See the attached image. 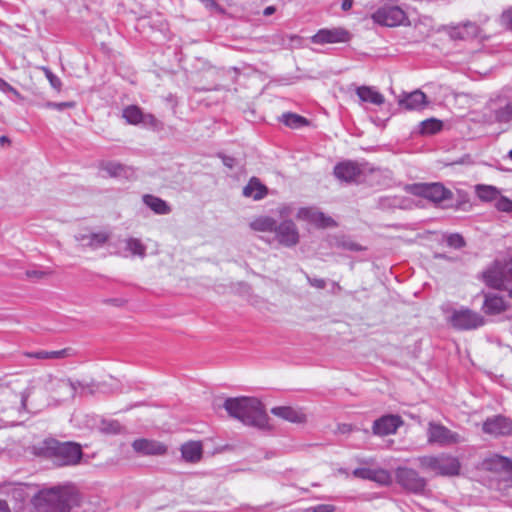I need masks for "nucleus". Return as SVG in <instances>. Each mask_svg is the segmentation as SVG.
I'll list each match as a JSON object with an SVG mask.
<instances>
[{
    "mask_svg": "<svg viewBox=\"0 0 512 512\" xmlns=\"http://www.w3.org/2000/svg\"><path fill=\"white\" fill-rule=\"evenodd\" d=\"M223 407L231 416L244 425L259 429L269 428V417L265 412L262 402L255 397H231L227 398Z\"/></svg>",
    "mask_w": 512,
    "mask_h": 512,
    "instance_id": "nucleus-1",
    "label": "nucleus"
},
{
    "mask_svg": "<svg viewBox=\"0 0 512 512\" xmlns=\"http://www.w3.org/2000/svg\"><path fill=\"white\" fill-rule=\"evenodd\" d=\"M29 385H36V394H49L55 401H66L74 398L77 394L84 395L92 393L93 389L86 382L72 381L71 379L57 378L52 375L33 380Z\"/></svg>",
    "mask_w": 512,
    "mask_h": 512,
    "instance_id": "nucleus-2",
    "label": "nucleus"
},
{
    "mask_svg": "<svg viewBox=\"0 0 512 512\" xmlns=\"http://www.w3.org/2000/svg\"><path fill=\"white\" fill-rule=\"evenodd\" d=\"M34 454L54 457L59 466H72L82 458L81 446L74 442H59L55 439H45L33 446Z\"/></svg>",
    "mask_w": 512,
    "mask_h": 512,
    "instance_id": "nucleus-3",
    "label": "nucleus"
},
{
    "mask_svg": "<svg viewBox=\"0 0 512 512\" xmlns=\"http://www.w3.org/2000/svg\"><path fill=\"white\" fill-rule=\"evenodd\" d=\"M417 462L423 471L432 472L436 476H457L461 469L459 459L448 453L420 456Z\"/></svg>",
    "mask_w": 512,
    "mask_h": 512,
    "instance_id": "nucleus-4",
    "label": "nucleus"
},
{
    "mask_svg": "<svg viewBox=\"0 0 512 512\" xmlns=\"http://www.w3.org/2000/svg\"><path fill=\"white\" fill-rule=\"evenodd\" d=\"M36 389V385H28L21 393L18 394L8 386V390L13 394V396L9 398L0 397V413L13 410L18 414H22L24 412H33L34 410L39 409L38 406L34 405L33 401L29 403V399L35 396Z\"/></svg>",
    "mask_w": 512,
    "mask_h": 512,
    "instance_id": "nucleus-5",
    "label": "nucleus"
},
{
    "mask_svg": "<svg viewBox=\"0 0 512 512\" xmlns=\"http://www.w3.org/2000/svg\"><path fill=\"white\" fill-rule=\"evenodd\" d=\"M449 322L453 328L460 331L475 330L483 327L487 320L480 313L467 307H460L451 312Z\"/></svg>",
    "mask_w": 512,
    "mask_h": 512,
    "instance_id": "nucleus-6",
    "label": "nucleus"
},
{
    "mask_svg": "<svg viewBox=\"0 0 512 512\" xmlns=\"http://www.w3.org/2000/svg\"><path fill=\"white\" fill-rule=\"evenodd\" d=\"M426 435L428 444L440 447H446L464 441V438L460 434L434 421L428 423Z\"/></svg>",
    "mask_w": 512,
    "mask_h": 512,
    "instance_id": "nucleus-7",
    "label": "nucleus"
},
{
    "mask_svg": "<svg viewBox=\"0 0 512 512\" xmlns=\"http://www.w3.org/2000/svg\"><path fill=\"white\" fill-rule=\"evenodd\" d=\"M371 18L375 23L387 27L402 25L407 20L405 11L393 3H387L379 7Z\"/></svg>",
    "mask_w": 512,
    "mask_h": 512,
    "instance_id": "nucleus-8",
    "label": "nucleus"
},
{
    "mask_svg": "<svg viewBox=\"0 0 512 512\" xmlns=\"http://www.w3.org/2000/svg\"><path fill=\"white\" fill-rule=\"evenodd\" d=\"M396 480L405 490L422 494L426 488V479L421 477L419 473L408 467H399L395 472Z\"/></svg>",
    "mask_w": 512,
    "mask_h": 512,
    "instance_id": "nucleus-9",
    "label": "nucleus"
},
{
    "mask_svg": "<svg viewBox=\"0 0 512 512\" xmlns=\"http://www.w3.org/2000/svg\"><path fill=\"white\" fill-rule=\"evenodd\" d=\"M412 194L426 198L434 203L452 199V192L440 183L417 184L410 188Z\"/></svg>",
    "mask_w": 512,
    "mask_h": 512,
    "instance_id": "nucleus-10",
    "label": "nucleus"
},
{
    "mask_svg": "<svg viewBox=\"0 0 512 512\" xmlns=\"http://www.w3.org/2000/svg\"><path fill=\"white\" fill-rule=\"evenodd\" d=\"M274 234L278 243L284 247L291 248L299 243L300 235L298 228L290 219H285L281 223L276 224Z\"/></svg>",
    "mask_w": 512,
    "mask_h": 512,
    "instance_id": "nucleus-11",
    "label": "nucleus"
},
{
    "mask_svg": "<svg viewBox=\"0 0 512 512\" xmlns=\"http://www.w3.org/2000/svg\"><path fill=\"white\" fill-rule=\"evenodd\" d=\"M350 34L349 32L341 27L332 28V29H320L315 35L311 37V42L314 44H335V43H345L349 41Z\"/></svg>",
    "mask_w": 512,
    "mask_h": 512,
    "instance_id": "nucleus-12",
    "label": "nucleus"
},
{
    "mask_svg": "<svg viewBox=\"0 0 512 512\" xmlns=\"http://www.w3.org/2000/svg\"><path fill=\"white\" fill-rule=\"evenodd\" d=\"M482 429L494 436L512 435V421L501 415L493 416L483 423Z\"/></svg>",
    "mask_w": 512,
    "mask_h": 512,
    "instance_id": "nucleus-13",
    "label": "nucleus"
},
{
    "mask_svg": "<svg viewBox=\"0 0 512 512\" xmlns=\"http://www.w3.org/2000/svg\"><path fill=\"white\" fill-rule=\"evenodd\" d=\"M403 421L398 415H385L373 423V433L377 436H386L396 433Z\"/></svg>",
    "mask_w": 512,
    "mask_h": 512,
    "instance_id": "nucleus-14",
    "label": "nucleus"
},
{
    "mask_svg": "<svg viewBox=\"0 0 512 512\" xmlns=\"http://www.w3.org/2000/svg\"><path fill=\"white\" fill-rule=\"evenodd\" d=\"M296 218L318 227H328L334 223L332 218L327 217L317 209L310 207L299 208Z\"/></svg>",
    "mask_w": 512,
    "mask_h": 512,
    "instance_id": "nucleus-15",
    "label": "nucleus"
},
{
    "mask_svg": "<svg viewBox=\"0 0 512 512\" xmlns=\"http://www.w3.org/2000/svg\"><path fill=\"white\" fill-rule=\"evenodd\" d=\"M135 452L141 455H164L167 452V446L162 442L150 439H137L132 443Z\"/></svg>",
    "mask_w": 512,
    "mask_h": 512,
    "instance_id": "nucleus-16",
    "label": "nucleus"
},
{
    "mask_svg": "<svg viewBox=\"0 0 512 512\" xmlns=\"http://www.w3.org/2000/svg\"><path fill=\"white\" fill-rule=\"evenodd\" d=\"M507 308L508 304L502 296H499L495 293L484 294L482 311L486 315H499L505 312Z\"/></svg>",
    "mask_w": 512,
    "mask_h": 512,
    "instance_id": "nucleus-17",
    "label": "nucleus"
},
{
    "mask_svg": "<svg viewBox=\"0 0 512 512\" xmlns=\"http://www.w3.org/2000/svg\"><path fill=\"white\" fill-rule=\"evenodd\" d=\"M271 413L283 420L296 424L304 423L307 419L302 409L290 406L274 407L271 409Z\"/></svg>",
    "mask_w": 512,
    "mask_h": 512,
    "instance_id": "nucleus-18",
    "label": "nucleus"
},
{
    "mask_svg": "<svg viewBox=\"0 0 512 512\" xmlns=\"http://www.w3.org/2000/svg\"><path fill=\"white\" fill-rule=\"evenodd\" d=\"M353 475L357 478L375 481L379 484L386 485L391 481V476L384 469L356 468Z\"/></svg>",
    "mask_w": 512,
    "mask_h": 512,
    "instance_id": "nucleus-19",
    "label": "nucleus"
},
{
    "mask_svg": "<svg viewBox=\"0 0 512 512\" xmlns=\"http://www.w3.org/2000/svg\"><path fill=\"white\" fill-rule=\"evenodd\" d=\"M426 104V95L420 90L405 94L399 99V105L407 110H421Z\"/></svg>",
    "mask_w": 512,
    "mask_h": 512,
    "instance_id": "nucleus-20",
    "label": "nucleus"
},
{
    "mask_svg": "<svg viewBox=\"0 0 512 512\" xmlns=\"http://www.w3.org/2000/svg\"><path fill=\"white\" fill-rule=\"evenodd\" d=\"M75 239L78 242H80L82 246L97 249L107 242V240L109 239V234L105 231L97 233L78 234L75 236Z\"/></svg>",
    "mask_w": 512,
    "mask_h": 512,
    "instance_id": "nucleus-21",
    "label": "nucleus"
},
{
    "mask_svg": "<svg viewBox=\"0 0 512 512\" xmlns=\"http://www.w3.org/2000/svg\"><path fill=\"white\" fill-rule=\"evenodd\" d=\"M485 283L495 289L503 290L506 284H509V280L506 279L503 273L502 267H493L488 269L483 274Z\"/></svg>",
    "mask_w": 512,
    "mask_h": 512,
    "instance_id": "nucleus-22",
    "label": "nucleus"
},
{
    "mask_svg": "<svg viewBox=\"0 0 512 512\" xmlns=\"http://www.w3.org/2000/svg\"><path fill=\"white\" fill-rule=\"evenodd\" d=\"M360 174V168L353 162L347 161L339 163L334 168V175L343 181L351 182Z\"/></svg>",
    "mask_w": 512,
    "mask_h": 512,
    "instance_id": "nucleus-23",
    "label": "nucleus"
},
{
    "mask_svg": "<svg viewBox=\"0 0 512 512\" xmlns=\"http://www.w3.org/2000/svg\"><path fill=\"white\" fill-rule=\"evenodd\" d=\"M73 355L71 348H64L57 351L38 350L33 352H24L23 356L37 360L63 359Z\"/></svg>",
    "mask_w": 512,
    "mask_h": 512,
    "instance_id": "nucleus-24",
    "label": "nucleus"
},
{
    "mask_svg": "<svg viewBox=\"0 0 512 512\" xmlns=\"http://www.w3.org/2000/svg\"><path fill=\"white\" fill-rule=\"evenodd\" d=\"M101 171L105 172L110 177H129L132 173L131 168L116 162V161H102L99 164Z\"/></svg>",
    "mask_w": 512,
    "mask_h": 512,
    "instance_id": "nucleus-25",
    "label": "nucleus"
},
{
    "mask_svg": "<svg viewBox=\"0 0 512 512\" xmlns=\"http://www.w3.org/2000/svg\"><path fill=\"white\" fill-rule=\"evenodd\" d=\"M494 114L500 123H508L512 121V100L499 97L495 101Z\"/></svg>",
    "mask_w": 512,
    "mask_h": 512,
    "instance_id": "nucleus-26",
    "label": "nucleus"
},
{
    "mask_svg": "<svg viewBox=\"0 0 512 512\" xmlns=\"http://www.w3.org/2000/svg\"><path fill=\"white\" fill-rule=\"evenodd\" d=\"M356 94L361 102L371 103L374 105H382L385 101L384 96L374 87L360 86L356 89Z\"/></svg>",
    "mask_w": 512,
    "mask_h": 512,
    "instance_id": "nucleus-27",
    "label": "nucleus"
},
{
    "mask_svg": "<svg viewBox=\"0 0 512 512\" xmlns=\"http://www.w3.org/2000/svg\"><path fill=\"white\" fill-rule=\"evenodd\" d=\"M267 187L256 177H252L243 188V195L254 200H261L267 195Z\"/></svg>",
    "mask_w": 512,
    "mask_h": 512,
    "instance_id": "nucleus-28",
    "label": "nucleus"
},
{
    "mask_svg": "<svg viewBox=\"0 0 512 512\" xmlns=\"http://www.w3.org/2000/svg\"><path fill=\"white\" fill-rule=\"evenodd\" d=\"M181 454L187 462H198L202 457V444L198 441L184 443L181 446Z\"/></svg>",
    "mask_w": 512,
    "mask_h": 512,
    "instance_id": "nucleus-29",
    "label": "nucleus"
},
{
    "mask_svg": "<svg viewBox=\"0 0 512 512\" xmlns=\"http://www.w3.org/2000/svg\"><path fill=\"white\" fill-rule=\"evenodd\" d=\"M277 221L266 215L258 216L253 219L249 226L253 231L256 232H274L276 229Z\"/></svg>",
    "mask_w": 512,
    "mask_h": 512,
    "instance_id": "nucleus-30",
    "label": "nucleus"
},
{
    "mask_svg": "<svg viewBox=\"0 0 512 512\" xmlns=\"http://www.w3.org/2000/svg\"><path fill=\"white\" fill-rule=\"evenodd\" d=\"M480 28L479 26L474 22H466L459 26H457L452 36L459 39H469L477 37L479 34Z\"/></svg>",
    "mask_w": 512,
    "mask_h": 512,
    "instance_id": "nucleus-31",
    "label": "nucleus"
},
{
    "mask_svg": "<svg viewBox=\"0 0 512 512\" xmlns=\"http://www.w3.org/2000/svg\"><path fill=\"white\" fill-rule=\"evenodd\" d=\"M125 243V251L127 254H124L125 257L133 256L144 258L146 255V246L141 242L140 239L137 238H127L124 241Z\"/></svg>",
    "mask_w": 512,
    "mask_h": 512,
    "instance_id": "nucleus-32",
    "label": "nucleus"
},
{
    "mask_svg": "<svg viewBox=\"0 0 512 512\" xmlns=\"http://www.w3.org/2000/svg\"><path fill=\"white\" fill-rule=\"evenodd\" d=\"M143 202L156 214L165 215L171 211L164 200L153 195H144Z\"/></svg>",
    "mask_w": 512,
    "mask_h": 512,
    "instance_id": "nucleus-33",
    "label": "nucleus"
},
{
    "mask_svg": "<svg viewBox=\"0 0 512 512\" xmlns=\"http://www.w3.org/2000/svg\"><path fill=\"white\" fill-rule=\"evenodd\" d=\"M511 465V459L498 454L491 456L485 461V466L489 470H503L505 472H508L509 469L511 468Z\"/></svg>",
    "mask_w": 512,
    "mask_h": 512,
    "instance_id": "nucleus-34",
    "label": "nucleus"
},
{
    "mask_svg": "<svg viewBox=\"0 0 512 512\" xmlns=\"http://www.w3.org/2000/svg\"><path fill=\"white\" fill-rule=\"evenodd\" d=\"M443 123L436 118H429L419 123L418 132L421 135H434L442 130Z\"/></svg>",
    "mask_w": 512,
    "mask_h": 512,
    "instance_id": "nucleus-35",
    "label": "nucleus"
},
{
    "mask_svg": "<svg viewBox=\"0 0 512 512\" xmlns=\"http://www.w3.org/2000/svg\"><path fill=\"white\" fill-rule=\"evenodd\" d=\"M123 117L126 119L128 123L134 125L142 123V121H145L143 112L139 107L135 105L126 107L123 110Z\"/></svg>",
    "mask_w": 512,
    "mask_h": 512,
    "instance_id": "nucleus-36",
    "label": "nucleus"
},
{
    "mask_svg": "<svg viewBox=\"0 0 512 512\" xmlns=\"http://www.w3.org/2000/svg\"><path fill=\"white\" fill-rule=\"evenodd\" d=\"M475 191L477 196L483 201H492L499 196L498 189L491 185L479 184L475 187Z\"/></svg>",
    "mask_w": 512,
    "mask_h": 512,
    "instance_id": "nucleus-37",
    "label": "nucleus"
},
{
    "mask_svg": "<svg viewBox=\"0 0 512 512\" xmlns=\"http://www.w3.org/2000/svg\"><path fill=\"white\" fill-rule=\"evenodd\" d=\"M331 245L333 247L342 249V250H348V251H360L362 250V246L358 243L354 242L350 238L347 237H336L331 242Z\"/></svg>",
    "mask_w": 512,
    "mask_h": 512,
    "instance_id": "nucleus-38",
    "label": "nucleus"
},
{
    "mask_svg": "<svg viewBox=\"0 0 512 512\" xmlns=\"http://www.w3.org/2000/svg\"><path fill=\"white\" fill-rule=\"evenodd\" d=\"M98 429L104 434H117L121 431V425L116 420H101Z\"/></svg>",
    "mask_w": 512,
    "mask_h": 512,
    "instance_id": "nucleus-39",
    "label": "nucleus"
},
{
    "mask_svg": "<svg viewBox=\"0 0 512 512\" xmlns=\"http://www.w3.org/2000/svg\"><path fill=\"white\" fill-rule=\"evenodd\" d=\"M282 122L291 128H299L306 123V119L293 113H286L282 116Z\"/></svg>",
    "mask_w": 512,
    "mask_h": 512,
    "instance_id": "nucleus-40",
    "label": "nucleus"
},
{
    "mask_svg": "<svg viewBox=\"0 0 512 512\" xmlns=\"http://www.w3.org/2000/svg\"><path fill=\"white\" fill-rule=\"evenodd\" d=\"M446 243L449 247L460 249L465 245V241L460 234H450L446 237Z\"/></svg>",
    "mask_w": 512,
    "mask_h": 512,
    "instance_id": "nucleus-41",
    "label": "nucleus"
},
{
    "mask_svg": "<svg viewBox=\"0 0 512 512\" xmlns=\"http://www.w3.org/2000/svg\"><path fill=\"white\" fill-rule=\"evenodd\" d=\"M496 200L495 206L499 211L507 213L512 211V201L509 198L501 196Z\"/></svg>",
    "mask_w": 512,
    "mask_h": 512,
    "instance_id": "nucleus-42",
    "label": "nucleus"
},
{
    "mask_svg": "<svg viewBox=\"0 0 512 512\" xmlns=\"http://www.w3.org/2000/svg\"><path fill=\"white\" fill-rule=\"evenodd\" d=\"M501 22L505 27L512 30V6L502 13Z\"/></svg>",
    "mask_w": 512,
    "mask_h": 512,
    "instance_id": "nucleus-43",
    "label": "nucleus"
},
{
    "mask_svg": "<svg viewBox=\"0 0 512 512\" xmlns=\"http://www.w3.org/2000/svg\"><path fill=\"white\" fill-rule=\"evenodd\" d=\"M46 107L50 108V109H56L58 111H62L64 109H66V108L74 107V103L73 102H60V103L48 102L46 104Z\"/></svg>",
    "mask_w": 512,
    "mask_h": 512,
    "instance_id": "nucleus-44",
    "label": "nucleus"
},
{
    "mask_svg": "<svg viewBox=\"0 0 512 512\" xmlns=\"http://www.w3.org/2000/svg\"><path fill=\"white\" fill-rule=\"evenodd\" d=\"M308 283L318 289H324L326 286V281L322 278H312L308 275H306Z\"/></svg>",
    "mask_w": 512,
    "mask_h": 512,
    "instance_id": "nucleus-45",
    "label": "nucleus"
},
{
    "mask_svg": "<svg viewBox=\"0 0 512 512\" xmlns=\"http://www.w3.org/2000/svg\"><path fill=\"white\" fill-rule=\"evenodd\" d=\"M201 2L204 4V6L211 11H216L218 13H222L223 9L219 6L217 2L214 0H201Z\"/></svg>",
    "mask_w": 512,
    "mask_h": 512,
    "instance_id": "nucleus-46",
    "label": "nucleus"
},
{
    "mask_svg": "<svg viewBox=\"0 0 512 512\" xmlns=\"http://www.w3.org/2000/svg\"><path fill=\"white\" fill-rule=\"evenodd\" d=\"M503 273L507 280L512 283V259L503 265Z\"/></svg>",
    "mask_w": 512,
    "mask_h": 512,
    "instance_id": "nucleus-47",
    "label": "nucleus"
},
{
    "mask_svg": "<svg viewBox=\"0 0 512 512\" xmlns=\"http://www.w3.org/2000/svg\"><path fill=\"white\" fill-rule=\"evenodd\" d=\"M311 510L312 512H334L335 507L333 505L320 504L313 507Z\"/></svg>",
    "mask_w": 512,
    "mask_h": 512,
    "instance_id": "nucleus-48",
    "label": "nucleus"
},
{
    "mask_svg": "<svg viewBox=\"0 0 512 512\" xmlns=\"http://www.w3.org/2000/svg\"><path fill=\"white\" fill-rule=\"evenodd\" d=\"M278 213L281 217H288L292 213V207L290 205H283L278 208Z\"/></svg>",
    "mask_w": 512,
    "mask_h": 512,
    "instance_id": "nucleus-49",
    "label": "nucleus"
},
{
    "mask_svg": "<svg viewBox=\"0 0 512 512\" xmlns=\"http://www.w3.org/2000/svg\"><path fill=\"white\" fill-rule=\"evenodd\" d=\"M46 76L53 87L58 88L60 86L61 83L59 78L53 75L50 71H46Z\"/></svg>",
    "mask_w": 512,
    "mask_h": 512,
    "instance_id": "nucleus-50",
    "label": "nucleus"
},
{
    "mask_svg": "<svg viewBox=\"0 0 512 512\" xmlns=\"http://www.w3.org/2000/svg\"><path fill=\"white\" fill-rule=\"evenodd\" d=\"M145 121H142L144 124L156 126L158 124V120L152 114H144Z\"/></svg>",
    "mask_w": 512,
    "mask_h": 512,
    "instance_id": "nucleus-51",
    "label": "nucleus"
},
{
    "mask_svg": "<svg viewBox=\"0 0 512 512\" xmlns=\"http://www.w3.org/2000/svg\"><path fill=\"white\" fill-rule=\"evenodd\" d=\"M12 396L13 394L8 390V386L0 383V397L9 398Z\"/></svg>",
    "mask_w": 512,
    "mask_h": 512,
    "instance_id": "nucleus-52",
    "label": "nucleus"
},
{
    "mask_svg": "<svg viewBox=\"0 0 512 512\" xmlns=\"http://www.w3.org/2000/svg\"><path fill=\"white\" fill-rule=\"evenodd\" d=\"M0 89L2 91H9V92H16V90L9 84L7 83L5 80H3L2 78H0Z\"/></svg>",
    "mask_w": 512,
    "mask_h": 512,
    "instance_id": "nucleus-53",
    "label": "nucleus"
},
{
    "mask_svg": "<svg viewBox=\"0 0 512 512\" xmlns=\"http://www.w3.org/2000/svg\"><path fill=\"white\" fill-rule=\"evenodd\" d=\"M28 278H41L44 275V272L37 270H29L26 272Z\"/></svg>",
    "mask_w": 512,
    "mask_h": 512,
    "instance_id": "nucleus-54",
    "label": "nucleus"
},
{
    "mask_svg": "<svg viewBox=\"0 0 512 512\" xmlns=\"http://www.w3.org/2000/svg\"><path fill=\"white\" fill-rule=\"evenodd\" d=\"M223 164L229 168L234 166V159L232 157H223Z\"/></svg>",
    "mask_w": 512,
    "mask_h": 512,
    "instance_id": "nucleus-55",
    "label": "nucleus"
},
{
    "mask_svg": "<svg viewBox=\"0 0 512 512\" xmlns=\"http://www.w3.org/2000/svg\"><path fill=\"white\" fill-rule=\"evenodd\" d=\"M0 512H10L8 503L2 499H0Z\"/></svg>",
    "mask_w": 512,
    "mask_h": 512,
    "instance_id": "nucleus-56",
    "label": "nucleus"
},
{
    "mask_svg": "<svg viewBox=\"0 0 512 512\" xmlns=\"http://www.w3.org/2000/svg\"><path fill=\"white\" fill-rule=\"evenodd\" d=\"M353 5V1L352 0H343L342 1V4H341V7L344 11H347L349 10Z\"/></svg>",
    "mask_w": 512,
    "mask_h": 512,
    "instance_id": "nucleus-57",
    "label": "nucleus"
},
{
    "mask_svg": "<svg viewBox=\"0 0 512 512\" xmlns=\"http://www.w3.org/2000/svg\"><path fill=\"white\" fill-rule=\"evenodd\" d=\"M276 11V8L274 6H268L264 9L263 14L265 16H270Z\"/></svg>",
    "mask_w": 512,
    "mask_h": 512,
    "instance_id": "nucleus-58",
    "label": "nucleus"
},
{
    "mask_svg": "<svg viewBox=\"0 0 512 512\" xmlns=\"http://www.w3.org/2000/svg\"><path fill=\"white\" fill-rule=\"evenodd\" d=\"M392 205H393V206H399V207H401V208H406V207H408V205H407V204H404L403 202H401V201L399 200V198H397V197H395V198H394V200H393V204H392Z\"/></svg>",
    "mask_w": 512,
    "mask_h": 512,
    "instance_id": "nucleus-59",
    "label": "nucleus"
},
{
    "mask_svg": "<svg viewBox=\"0 0 512 512\" xmlns=\"http://www.w3.org/2000/svg\"><path fill=\"white\" fill-rule=\"evenodd\" d=\"M6 144H10V139L7 136H1L0 145L4 146Z\"/></svg>",
    "mask_w": 512,
    "mask_h": 512,
    "instance_id": "nucleus-60",
    "label": "nucleus"
},
{
    "mask_svg": "<svg viewBox=\"0 0 512 512\" xmlns=\"http://www.w3.org/2000/svg\"><path fill=\"white\" fill-rule=\"evenodd\" d=\"M352 429H351V426L350 425H347V424H343L341 427H340V431L342 433H346V432H350Z\"/></svg>",
    "mask_w": 512,
    "mask_h": 512,
    "instance_id": "nucleus-61",
    "label": "nucleus"
},
{
    "mask_svg": "<svg viewBox=\"0 0 512 512\" xmlns=\"http://www.w3.org/2000/svg\"><path fill=\"white\" fill-rule=\"evenodd\" d=\"M509 284H506L505 288L503 290H506L508 292V296L512 299V286Z\"/></svg>",
    "mask_w": 512,
    "mask_h": 512,
    "instance_id": "nucleus-62",
    "label": "nucleus"
},
{
    "mask_svg": "<svg viewBox=\"0 0 512 512\" xmlns=\"http://www.w3.org/2000/svg\"><path fill=\"white\" fill-rule=\"evenodd\" d=\"M435 258H438V259H448V257L445 255V254H435Z\"/></svg>",
    "mask_w": 512,
    "mask_h": 512,
    "instance_id": "nucleus-63",
    "label": "nucleus"
},
{
    "mask_svg": "<svg viewBox=\"0 0 512 512\" xmlns=\"http://www.w3.org/2000/svg\"><path fill=\"white\" fill-rule=\"evenodd\" d=\"M111 301L113 302V304L118 305V306H119V305H122V304L124 303V301H122V300H117V299H114V300H111Z\"/></svg>",
    "mask_w": 512,
    "mask_h": 512,
    "instance_id": "nucleus-64",
    "label": "nucleus"
}]
</instances>
